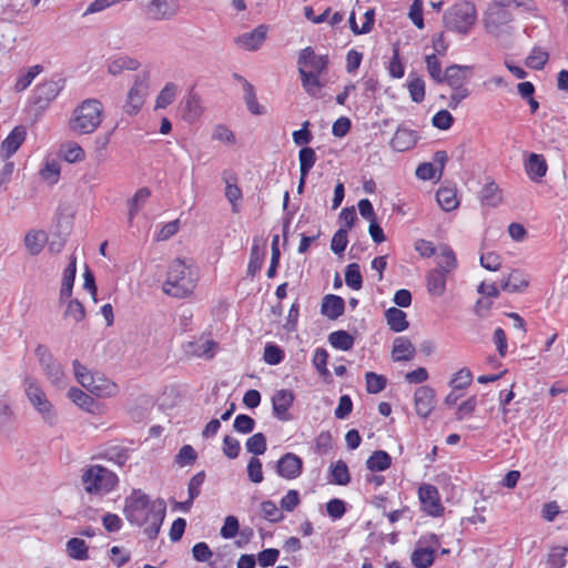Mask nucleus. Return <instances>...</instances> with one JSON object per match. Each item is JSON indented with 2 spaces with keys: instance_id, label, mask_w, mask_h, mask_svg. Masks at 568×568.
Here are the masks:
<instances>
[{
  "instance_id": "obj_1",
  "label": "nucleus",
  "mask_w": 568,
  "mask_h": 568,
  "mask_svg": "<svg viewBox=\"0 0 568 568\" xmlns=\"http://www.w3.org/2000/svg\"><path fill=\"white\" fill-rule=\"evenodd\" d=\"M165 513L166 505L163 499H151L141 489H133L125 497L123 514L126 520L133 526L143 528L150 539L158 537Z\"/></svg>"
},
{
  "instance_id": "obj_2",
  "label": "nucleus",
  "mask_w": 568,
  "mask_h": 568,
  "mask_svg": "<svg viewBox=\"0 0 568 568\" xmlns=\"http://www.w3.org/2000/svg\"><path fill=\"white\" fill-rule=\"evenodd\" d=\"M197 282V275L185 261L175 258L171 262L166 280L163 283V292L170 296L183 298L193 293Z\"/></svg>"
},
{
  "instance_id": "obj_3",
  "label": "nucleus",
  "mask_w": 568,
  "mask_h": 568,
  "mask_svg": "<svg viewBox=\"0 0 568 568\" xmlns=\"http://www.w3.org/2000/svg\"><path fill=\"white\" fill-rule=\"evenodd\" d=\"M103 106L97 99L84 100L73 111L69 121L71 131L79 134H89L94 132L102 121Z\"/></svg>"
},
{
  "instance_id": "obj_4",
  "label": "nucleus",
  "mask_w": 568,
  "mask_h": 568,
  "mask_svg": "<svg viewBox=\"0 0 568 568\" xmlns=\"http://www.w3.org/2000/svg\"><path fill=\"white\" fill-rule=\"evenodd\" d=\"M476 18L475 4L467 0H460L444 12L443 22L447 30L467 34L475 24Z\"/></svg>"
},
{
  "instance_id": "obj_5",
  "label": "nucleus",
  "mask_w": 568,
  "mask_h": 568,
  "mask_svg": "<svg viewBox=\"0 0 568 568\" xmlns=\"http://www.w3.org/2000/svg\"><path fill=\"white\" fill-rule=\"evenodd\" d=\"M72 365L77 381L91 394L98 397H112L118 394V385L103 374L92 373L78 359H74Z\"/></svg>"
},
{
  "instance_id": "obj_6",
  "label": "nucleus",
  "mask_w": 568,
  "mask_h": 568,
  "mask_svg": "<svg viewBox=\"0 0 568 568\" xmlns=\"http://www.w3.org/2000/svg\"><path fill=\"white\" fill-rule=\"evenodd\" d=\"M23 386L26 396L42 422L50 427L55 426L58 424V413L40 383L33 377H26Z\"/></svg>"
},
{
  "instance_id": "obj_7",
  "label": "nucleus",
  "mask_w": 568,
  "mask_h": 568,
  "mask_svg": "<svg viewBox=\"0 0 568 568\" xmlns=\"http://www.w3.org/2000/svg\"><path fill=\"white\" fill-rule=\"evenodd\" d=\"M84 490L90 495L103 496L118 485V476L108 468L92 465L83 470L81 476Z\"/></svg>"
},
{
  "instance_id": "obj_8",
  "label": "nucleus",
  "mask_w": 568,
  "mask_h": 568,
  "mask_svg": "<svg viewBox=\"0 0 568 568\" xmlns=\"http://www.w3.org/2000/svg\"><path fill=\"white\" fill-rule=\"evenodd\" d=\"M150 90V74L143 72L135 75L133 85L130 88L126 100L123 105V111L129 115H134L142 109L145 98Z\"/></svg>"
},
{
  "instance_id": "obj_9",
  "label": "nucleus",
  "mask_w": 568,
  "mask_h": 568,
  "mask_svg": "<svg viewBox=\"0 0 568 568\" xmlns=\"http://www.w3.org/2000/svg\"><path fill=\"white\" fill-rule=\"evenodd\" d=\"M41 367L44 369L48 379L55 385H60L64 381V373L61 365L52 356L47 347L39 345L36 349Z\"/></svg>"
},
{
  "instance_id": "obj_10",
  "label": "nucleus",
  "mask_w": 568,
  "mask_h": 568,
  "mask_svg": "<svg viewBox=\"0 0 568 568\" xmlns=\"http://www.w3.org/2000/svg\"><path fill=\"white\" fill-rule=\"evenodd\" d=\"M64 87V79L57 78L38 84L34 89V103L41 108L53 101Z\"/></svg>"
},
{
  "instance_id": "obj_11",
  "label": "nucleus",
  "mask_w": 568,
  "mask_h": 568,
  "mask_svg": "<svg viewBox=\"0 0 568 568\" xmlns=\"http://www.w3.org/2000/svg\"><path fill=\"white\" fill-rule=\"evenodd\" d=\"M297 65L303 70L314 71L322 74L328 65L327 55H317L312 47L302 49L298 53Z\"/></svg>"
},
{
  "instance_id": "obj_12",
  "label": "nucleus",
  "mask_w": 568,
  "mask_h": 568,
  "mask_svg": "<svg viewBox=\"0 0 568 568\" xmlns=\"http://www.w3.org/2000/svg\"><path fill=\"white\" fill-rule=\"evenodd\" d=\"M419 500L425 511L430 516H440L444 511V507L439 500V494L435 486L424 484L418 489Z\"/></svg>"
},
{
  "instance_id": "obj_13",
  "label": "nucleus",
  "mask_w": 568,
  "mask_h": 568,
  "mask_svg": "<svg viewBox=\"0 0 568 568\" xmlns=\"http://www.w3.org/2000/svg\"><path fill=\"white\" fill-rule=\"evenodd\" d=\"M303 470V460L294 453L284 454L276 463V473L285 479L297 478Z\"/></svg>"
},
{
  "instance_id": "obj_14",
  "label": "nucleus",
  "mask_w": 568,
  "mask_h": 568,
  "mask_svg": "<svg viewBox=\"0 0 568 568\" xmlns=\"http://www.w3.org/2000/svg\"><path fill=\"white\" fill-rule=\"evenodd\" d=\"M414 403L417 415L428 417L435 408V390L429 386H419L415 390Z\"/></svg>"
},
{
  "instance_id": "obj_15",
  "label": "nucleus",
  "mask_w": 568,
  "mask_h": 568,
  "mask_svg": "<svg viewBox=\"0 0 568 568\" xmlns=\"http://www.w3.org/2000/svg\"><path fill=\"white\" fill-rule=\"evenodd\" d=\"M294 394L290 389H280L272 396V407L274 416L283 422L291 419L288 409L293 405Z\"/></svg>"
},
{
  "instance_id": "obj_16",
  "label": "nucleus",
  "mask_w": 568,
  "mask_h": 568,
  "mask_svg": "<svg viewBox=\"0 0 568 568\" xmlns=\"http://www.w3.org/2000/svg\"><path fill=\"white\" fill-rule=\"evenodd\" d=\"M266 34H267V27L264 24H261V26L256 27L254 30H252L251 32L240 34L239 37L235 38L234 41L239 47H241L245 50L255 51L261 48V45L263 44V42L266 39Z\"/></svg>"
},
{
  "instance_id": "obj_17",
  "label": "nucleus",
  "mask_w": 568,
  "mask_h": 568,
  "mask_svg": "<svg viewBox=\"0 0 568 568\" xmlns=\"http://www.w3.org/2000/svg\"><path fill=\"white\" fill-rule=\"evenodd\" d=\"M471 69L470 65L452 64L446 68L442 83H447L452 89L465 87Z\"/></svg>"
},
{
  "instance_id": "obj_18",
  "label": "nucleus",
  "mask_w": 568,
  "mask_h": 568,
  "mask_svg": "<svg viewBox=\"0 0 568 568\" xmlns=\"http://www.w3.org/2000/svg\"><path fill=\"white\" fill-rule=\"evenodd\" d=\"M26 128L23 125L16 126L1 143V156L3 159H9L13 155L26 140Z\"/></svg>"
},
{
  "instance_id": "obj_19",
  "label": "nucleus",
  "mask_w": 568,
  "mask_h": 568,
  "mask_svg": "<svg viewBox=\"0 0 568 568\" xmlns=\"http://www.w3.org/2000/svg\"><path fill=\"white\" fill-rule=\"evenodd\" d=\"M217 343L213 339L201 337L196 341L189 342L185 345L186 354L195 357L212 358L215 355Z\"/></svg>"
},
{
  "instance_id": "obj_20",
  "label": "nucleus",
  "mask_w": 568,
  "mask_h": 568,
  "mask_svg": "<svg viewBox=\"0 0 568 568\" xmlns=\"http://www.w3.org/2000/svg\"><path fill=\"white\" fill-rule=\"evenodd\" d=\"M205 480V473H196L189 481L187 494L189 498L185 501L175 503L174 507L183 513H189L192 508L194 499L201 494V487Z\"/></svg>"
},
{
  "instance_id": "obj_21",
  "label": "nucleus",
  "mask_w": 568,
  "mask_h": 568,
  "mask_svg": "<svg viewBox=\"0 0 568 568\" xmlns=\"http://www.w3.org/2000/svg\"><path fill=\"white\" fill-rule=\"evenodd\" d=\"M446 276L443 261L437 262V267L427 275V291L434 296H442L446 290Z\"/></svg>"
},
{
  "instance_id": "obj_22",
  "label": "nucleus",
  "mask_w": 568,
  "mask_h": 568,
  "mask_svg": "<svg viewBox=\"0 0 568 568\" xmlns=\"http://www.w3.org/2000/svg\"><path fill=\"white\" fill-rule=\"evenodd\" d=\"M524 168L529 179L534 182H538L546 175L548 164L544 155L530 153L524 163Z\"/></svg>"
},
{
  "instance_id": "obj_23",
  "label": "nucleus",
  "mask_w": 568,
  "mask_h": 568,
  "mask_svg": "<svg viewBox=\"0 0 568 568\" xmlns=\"http://www.w3.org/2000/svg\"><path fill=\"white\" fill-rule=\"evenodd\" d=\"M140 62L129 55L111 57L106 61V70L111 75H119L124 70L135 71L140 68Z\"/></svg>"
},
{
  "instance_id": "obj_24",
  "label": "nucleus",
  "mask_w": 568,
  "mask_h": 568,
  "mask_svg": "<svg viewBox=\"0 0 568 568\" xmlns=\"http://www.w3.org/2000/svg\"><path fill=\"white\" fill-rule=\"evenodd\" d=\"M298 74L304 91L312 98L320 97V92L325 85L320 80L321 74L315 73L314 71L303 70L302 68H298Z\"/></svg>"
},
{
  "instance_id": "obj_25",
  "label": "nucleus",
  "mask_w": 568,
  "mask_h": 568,
  "mask_svg": "<svg viewBox=\"0 0 568 568\" xmlns=\"http://www.w3.org/2000/svg\"><path fill=\"white\" fill-rule=\"evenodd\" d=\"M344 311L345 302L341 296L334 294L324 296L321 305V312L323 315L329 320H336L343 315Z\"/></svg>"
},
{
  "instance_id": "obj_26",
  "label": "nucleus",
  "mask_w": 568,
  "mask_h": 568,
  "mask_svg": "<svg viewBox=\"0 0 568 568\" xmlns=\"http://www.w3.org/2000/svg\"><path fill=\"white\" fill-rule=\"evenodd\" d=\"M415 352L414 345L407 337L400 336L395 338L392 349L394 361H409L414 357Z\"/></svg>"
},
{
  "instance_id": "obj_27",
  "label": "nucleus",
  "mask_w": 568,
  "mask_h": 568,
  "mask_svg": "<svg viewBox=\"0 0 568 568\" xmlns=\"http://www.w3.org/2000/svg\"><path fill=\"white\" fill-rule=\"evenodd\" d=\"M385 318L393 332L399 333L408 328L406 313L397 307H390L385 312Z\"/></svg>"
},
{
  "instance_id": "obj_28",
  "label": "nucleus",
  "mask_w": 568,
  "mask_h": 568,
  "mask_svg": "<svg viewBox=\"0 0 568 568\" xmlns=\"http://www.w3.org/2000/svg\"><path fill=\"white\" fill-rule=\"evenodd\" d=\"M412 562L416 568H428L435 559V550L430 547L420 546V541L410 556Z\"/></svg>"
},
{
  "instance_id": "obj_29",
  "label": "nucleus",
  "mask_w": 568,
  "mask_h": 568,
  "mask_svg": "<svg viewBox=\"0 0 568 568\" xmlns=\"http://www.w3.org/2000/svg\"><path fill=\"white\" fill-rule=\"evenodd\" d=\"M416 136L413 131L407 129H397L390 145L395 151L403 152L415 145Z\"/></svg>"
},
{
  "instance_id": "obj_30",
  "label": "nucleus",
  "mask_w": 568,
  "mask_h": 568,
  "mask_svg": "<svg viewBox=\"0 0 568 568\" xmlns=\"http://www.w3.org/2000/svg\"><path fill=\"white\" fill-rule=\"evenodd\" d=\"M528 278L518 270H514L501 283V290L505 292H523L528 286Z\"/></svg>"
},
{
  "instance_id": "obj_31",
  "label": "nucleus",
  "mask_w": 568,
  "mask_h": 568,
  "mask_svg": "<svg viewBox=\"0 0 568 568\" xmlns=\"http://www.w3.org/2000/svg\"><path fill=\"white\" fill-rule=\"evenodd\" d=\"M47 242L48 236L43 231L32 230L24 236V245L31 255H38Z\"/></svg>"
},
{
  "instance_id": "obj_32",
  "label": "nucleus",
  "mask_w": 568,
  "mask_h": 568,
  "mask_svg": "<svg viewBox=\"0 0 568 568\" xmlns=\"http://www.w3.org/2000/svg\"><path fill=\"white\" fill-rule=\"evenodd\" d=\"M65 551L68 556L75 560H88L89 559V547L87 542L81 539L73 537L65 544Z\"/></svg>"
},
{
  "instance_id": "obj_33",
  "label": "nucleus",
  "mask_w": 568,
  "mask_h": 568,
  "mask_svg": "<svg viewBox=\"0 0 568 568\" xmlns=\"http://www.w3.org/2000/svg\"><path fill=\"white\" fill-rule=\"evenodd\" d=\"M146 10L154 20L170 19L174 16V10L170 7L168 0H152Z\"/></svg>"
},
{
  "instance_id": "obj_34",
  "label": "nucleus",
  "mask_w": 568,
  "mask_h": 568,
  "mask_svg": "<svg viewBox=\"0 0 568 568\" xmlns=\"http://www.w3.org/2000/svg\"><path fill=\"white\" fill-rule=\"evenodd\" d=\"M151 191L148 187L139 189L135 194L129 200V223H132L135 215L139 213L142 205L150 197Z\"/></svg>"
},
{
  "instance_id": "obj_35",
  "label": "nucleus",
  "mask_w": 568,
  "mask_h": 568,
  "mask_svg": "<svg viewBox=\"0 0 568 568\" xmlns=\"http://www.w3.org/2000/svg\"><path fill=\"white\" fill-rule=\"evenodd\" d=\"M329 344L341 351H349L354 346V337L346 331H335L328 335Z\"/></svg>"
},
{
  "instance_id": "obj_36",
  "label": "nucleus",
  "mask_w": 568,
  "mask_h": 568,
  "mask_svg": "<svg viewBox=\"0 0 568 568\" xmlns=\"http://www.w3.org/2000/svg\"><path fill=\"white\" fill-rule=\"evenodd\" d=\"M480 200L488 206H497L501 203V190L494 181H491L483 187L480 192Z\"/></svg>"
},
{
  "instance_id": "obj_37",
  "label": "nucleus",
  "mask_w": 568,
  "mask_h": 568,
  "mask_svg": "<svg viewBox=\"0 0 568 568\" xmlns=\"http://www.w3.org/2000/svg\"><path fill=\"white\" fill-rule=\"evenodd\" d=\"M392 464L390 456L384 450L374 452L366 460V466L372 471H383Z\"/></svg>"
},
{
  "instance_id": "obj_38",
  "label": "nucleus",
  "mask_w": 568,
  "mask_h": 568,
  "mask_svg": "<svg viewBox=\"0 0 568 568\" xmlns=\"http://www.w3.org/2000/svg\"><path fill=\"white\" fill-rule=\"evenodd\" d=\"M436 200L439 206L447 212L453 211L458 206L456 192L449 187L439 189L436 193Z\"/></svg>"
},
{
  "instance_id": "obj_39",
  "label": "nucleus",
  "mask_w": 568,
  "mask_h": 568,
  "mask_svg": "<svg viewBox=\"0 0 568 568\" xmlns=\"http://www.w3.org/2000/svg\"><path fill=\"white\" fill-rule=\"evenodd\" d=\"M300 172L303 175H308L311 169L314 166L317 156L312 148L304 146L298 152Z\"/></svg>"
},
{
  "instance_id": "obj_40",
  "label": "nucleus",
  "mask_w": 568,
  "mask_h": 568,
  "mask_svg": "<svg viewBox=\"0 0 568 568\" xmlns=\"http://www.w3.org/2000/svg\"><path fill=\"white\" fill-rule=\"evenodd\" d=\"M63 159L69 163L80 162L84 159V150L75 142H68L61 146Z\"/></svg>"
},
{
  "instance_id": "obj_41",
  "label": "nucleus",
  "mask_w": 568,
  "mask_h": 568,
  "mask_svg": "<svg viewBox=\"0 0 568 568\" xmlns=\"http://www.w3.org/2000/svg\"><path fill=\"white\" fill-rule=\"evenodd\" d=\"M176 91L178 87L172 82H168L156 97L155 108L164 109L173 103L176 97Z\"/></svg>"
},
{
  "instance_id": "obj_42",
  "label": "nucleus",
  "mask_w": 568,
  "mask_h": 568,
  "mask_svg": "<svg viewBox=\"0 0 568 568\" xmlns=\"http://www.w3.org/2000/svg\"><path fill=\"white\" fill-rule=\"evenodd\" d=\"M408 92L410 95V99L416 102L420 103L425 98V82L419 77L409 74V80L407 83Z\"/></svg>"
},
{
  "instance_id": "obj_43",
  "label": "nucleus",
  "mask_w": 568,
  "mask_h": 568,
  "mask_svg": "<svg viewBox=\"0 0 568 568\" xmlns=\"http://www.w3.org/2000/svg\"><path fill=\"white\" fill-rule=\"evenodd\" d=\"M443 261L445 273H450L457 267V258L450 246L447 244L439 245V254L437 262Z\"/></svg>"
},
{
  "instance_id": "obj_44",
  "label": "nucleus",
  "mask_w": 568,
  "mask_h": 568,
  "mask_svg": "<svg viewBox=\"0 0 568 568\" xmlns=\"http://www.w3.org/2000/svg\"><path fill=\"white\" fill-rule=\"evenodd\" d=\"M345 282L352 290H361L363 286L362 274L357 263H351L345 270Z\"/></svg>"
},
{
  "instance_id": "obj_45",
  "label": "nucleus",
  "mask_w": 568,
  "mask_h": 568,
  "mask_svg": "<svg viewBox=\"0 0 568 568\" xmlns=\"http://www.w3.org/2000/svg\"><path fill=\"white\" fill-rule=\"evenodd\" d=\"M60 171L61 166L57 161H47L44 166L40 170V175L43 181L53 185L59 181Z\"/></svg>"
},
{
  "instance_id": "obj_46",
  "label": "nucleus",
  "mask_w": 568,
  "mask_h": 568,
  "mask_svg": "<svg viewBox=\"0 0 568 568\" xmlns=\"http://www.w3.org/2000/svg\"><path fill=\"white\" fill-rule=\"evenodd\" d=\"M226 187H225V196L232 204V211L234 213L239 212L237 201L242 199V191L236 185V179H225Z\"/></svg>"
},
{
  "instance_id": "obj_47",
  "label": "nucleus",
  "mask_w": 568,
  "mask_h": 568,
  "mask_svg": "<svg viewBox=\"0 0 568 568\" xmlns=\"http://www.w3.org/2000/svg\"><path fill=\"white\" fill-rule=\"evenodd\" d=\"M366 390L369 394H378L386 387V378L383 375H378L374 372H367L365 374Z\"/></svg>"
},
{
  "instance_id": "obj_48",
  "label": "nucleus",
  "mask_w": 568,
  "mask_h": 568,
  "mask_svg": "<svg viewBox=\"0 0 568 568\" xmlns=\"http://www.w3.org/2000/svg\"><path fill=\"white\" fill-rule=\"evenodd\" d=\"M68 397L79 407L90 410L93 405V398L77 387H71L68 392Z\"/></svg>"
},
{
  "instance_id": "obj_49",
  "label": "nucleus",
  "mask_w": 568,
  "mask_h": 568,
  "mask_svg": "<svg viewBox=\"0 0 568 568\" xmlns=\"http://www.w3.org/2000/svg\"><path fill=\"white\" fill-rule=\"evenodd\" d=\"M246 449L254 455H263L266 450V437L263 433H256L246 440Z\"/></svg>"
},
{
  "instance_id": "obj_50",
  "label": "nucleus",
  "mask_w": 568,
  "mask_h": 568,
  "mask_svg": "<svg viewBox=\"0 0 568 568\" xmlns=\"http://www.w3.org/2000/svg\"><path fill=\"white\" fill-rule=\"evenodd\" d=\"M548 61V53L540 48H534L526 59V65L530 69L540 70Z\"/></svg>"
},
{
  "instance_id": "obj_51",
  "label": "nucleus",
  "mask_w": 568,
  "mask_h": 568,
  "mask_svg": "<svg viewBox=\"0 0 568 568\" xmlns=\"http://www.w3.org/2000/svg\"><path fill=\"white\" fill-rule=\"evenodd\" d=\"M568 551L567 547L557 546L551 548L548 555V567L549 568H564L566 565V554Z\"/></svg>"
},
{
  "instance_id": "obj_52",
  "label": "nucleus",
  "mask_w": 568,
  "mask_h": 568,
  "mask_svg": "<svg viewBox=\"0 0 568 568\" xmlns=\"http://www.w3.org/2000/svg\"><path fill=\"white\" fill-rule=\"evenodd\" d=\"M244 91H245V102L247 109L253 114H263L264 108L261 106L256 100L254 88L247 81H244Z\"/></svg>"
},
{
  "instance_id": "obj_53",
  "label": "nucleus",
  "mask_w": 568,
  "mask_h": 568,
  "mask_svg": "<svg viewBox=\"0 0 568 568\" xmlns=\"http://www.w3.org/2000/svg\"><path fill=\"white\" fill-rule=\"evenodd\" d=\"M261 510L264 519L271 523L281 521L284 516L282 511L277 508L276 504L272 500H266L261 504Z\"/></svg>"
},
{
  "instance_id": "obj_54",
  "label": "nucleus",
  "mask_w": 568,
  "mask_h": 568,
  "mask_svg": "<svg viewBox=\"0 0 568 568\" xmlns=\"http://www.w3.org/2000/svg\"><path fill=\"white\" fill-rule=\"evenodd\" d=\"M425 60H426V68H427V71H428L430 78L436 83H442V78H443L444 73H442V63L438 60L436 53L426 55Z\"/></svg>"
},
{
  "instance_id": "obj_55",
  "label": "nucleus",
  "mask_w": 568,
  "mask_h": 568,
  "mask_svg": "<svg viewBox=\"0 0 568 568\" xmlns=\"http://www.w3.org/2000/svg\"><path fill=\"white\" fill-rule=\"evenodd\" d=\"M333 481L337 485H347L351 480L348 467L343 460H338L332 469Z\"/></svg>"
},
{
  "instance_id": "obj_56",
  "label": "nucleus",
  "mask_w": 568,
  "mask_h": 568,
  "mask_svg": "<svg viewBox=\"0 0 568 568\" xmlns=\"http://www.w3.org/2000/svg\"><path fill=\"white\" fill-rule=\"evenodd\" d=\"M327 358H328V353L326 349L316 348L314 356H313V364H314L315 368L317 369L318 374L324 378L329 376V372L326 367Z\"/></svg>"
},
{
  "instance_id": "obj_57",
  "label": "nucleus",
  "mask_w": 568,
  "mask_h": 568,
  "mask_svg": "<svg viewBox=\"0 0 568 568\" xmlns=\"http://www.w3.org/2000/svg\"><path fill=\"white\" fill-rule=\"evenodd\" d=\"M197 454L191 445H184L175 455V463L181 467L192 465L196 460Z\"/></svg>"
},
{
  "instance_id": "obj_58",
  "label": "nucleus",
  "mask_w": 568,
  "mask_h": 568,
  "mask_svg": "<svg viewBox=\"0 0 568 568\" xmlns=\"http://www.w3.org/2000/svg\"><path fill=\"white\" fill-rule=\"evenodd\" d=\"M64 317H71L77 323L85 317V310L81 302L78 300H70L64 311Z\"/></svg>"
},
{
  "instance_id": "obj_59",
  "label": "nucleus",
  "mask_w": 568,
  "mask_h": 568,
  "mask_svg": "<svg viewBox=\"0 0 568 568\" xmlns=\"http://www.w3.org/2000/svg\"><path fill=\"white\" fill-rule=\"evenodd\" d=\"M255 420L245 414H240L235 417L233 428L241 434H250L254 430Z\"/></svg>"
},
{
  "instance_id": "obj_60",
  "label": "nucleus",
  "mask_w": 568,
  "mask_h": 568,
  "mask_svg": "<svg viewBox=\"0 0 568 568\" xmlns=\"http://www.w3.org/2000/svg\"><path fill=\"white\" fill-rule=\"evenodd\" d=\"M473 381V374L468 368L459 369L450 381V385L454 389H464L470 385Z\"/></svg>"
},
{
  "instance_id": "obj_61",
  "label": "nucleus",
  "mask_w": 568,
  "mask_h": 568,
  "mask_svg": "<svg viewBox=\"0 0 568 568\" xmlns=\"http://www.w3.org/2000/svg\"><path fill=\"white\" fill-rule=\"evenodd\" d=\"M41 71L42 67L39 64L31 67L26 74L17 80L16 90L18 92L26 90Z\"/></svg>"
},
{
  "instance_id": "obj_62",
  "label": "nucleus",
  "mask_w": 568,
  "mask_h": 568,
  "mask_svg": "<svg viewBox=\"0 0 568 568\" xmlns=\"http://www.w3.org/2000/svg\"><path fill=\"white\" fill-rule=\"evenodd\" d=\"M347 243V229L341 227L333 235L331 248L335 254H342L345 251Z\"/></svg>"
},
{
  "instance_id": "obj_63",
  "label": "nucleus",
  "mask_w": 568,
  "mask_h": 568,
  "mask_svg": "<svg viewBox=\"0 0 568 568\" xmlns=\"http://www.w3.org/2000/svg\"><path fill=\"white\" fill-rule=\"evenodd\" d=\"M240 529L239 519L235 516L229 515L224 519L220 534L225 539H231L236 536Z\"/></svg>"
},
{
  "instance_id": "obj_64",
  "label": "nucleus",
  "mask_w": 568,
  "mask_h": 568,
  "mask_svg": "<svg viewBox=\"0 0 568 568\" xmlns=\"http://www.w3.org/2000/svg\"><path fill=\"white\" fill-rule=\"evenodd\" d=\"M263 358L270 365H277L283 361L284 353L278 346L267 344L264 348Z\"/></svg>"
}]
</instances>
